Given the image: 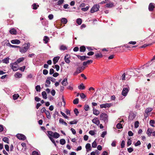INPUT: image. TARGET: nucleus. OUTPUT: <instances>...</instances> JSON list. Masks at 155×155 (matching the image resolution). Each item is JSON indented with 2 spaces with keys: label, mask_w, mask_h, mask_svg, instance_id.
Listing matches in <instances>:
<instances>
[{
  "label": "nucleus",
  "mask_w": 155,
  "mask_h": 155,
  "mask_svg": "<svg viewBox=\"0 0 155 155\" xmlns=\"http://www.w3.org/2000/svg\"><path fill=\"white\" fill-rule=\"evenodd\" d=\"M24 46L22 47H20V51L22 53H25L28 50L30 46V44L29 43H25L24 44Z\"/></svg>",
  "instance_id": "obj_1"
},
{
  "label": "nucleus",
  "mask_w": 155,
  "mask_h": 155,
  "mask_svg": "<svg viewBox=\"0 0 155 155\" xmlns=\"http://www.w3.org/2000/svg\"><path fill=\"white\" fill-rule=\"evenodd\" d=\"M100 120H103L105 123H106L108 121V116L105 113H102L100 115Z\"/></svg>",
  "instance_id": "obj_2"
},
{
  "label": "nucleus",
  "mask_w": 155,
  "mask_h": 155,
  "mask_svg": "<svg viewBox=\"0 0 155 155\" xmlns=\"http://www.w3.org/2000/svg\"><path fill=\"white\" fill-rule=\"evenodd\" d=\"M100 8V6L99 4H96L94 5L91 10V13H93L95 12L98 11Z\"/></svg>",
  "instance_id": "obj_3"
},
{
  "label": "nucleus",
  "mask_w": 155,
  "mask_h": 155,
  "mask_svg": "<svg viewBox=\"0 0 155 155\" xmlns=\"http://www.w3.org/2000/svg\"><path fill=\"white\" fill-rule=\"evenodd\" d=\"M112 105V104L111 103H106L101 104L100 105V107L101 108H109Z\"/></svg>",
  "instance_id": "obj_4"
},
{
  "label": "nucleus",
  "mask_w": 155,
  "mask_h": 155,
  "mask_svg": "<svg viewBox=\"0 0 155 155\" xmlns=\"http://www.w3.org/2000/svg\"><path fill=\"white\" fill-rule=\"evenodd\" d=\"M129 87L124 88L122 92V94L124 96H126L129 91Z\"/></svg>",
  "instance_id": "obj_5"
},
{
  "label": "nucleus",
  "mask_w": 155,
  "mask_h": 155,
  "mask_svg": "<svg viewBox=\"0 0 155 155\" xmlns=\"http://www.w3.org/2000/svg\"><path fill=\"white\" fill-rule=\"evenodd\" d=\"M12 68L14 71H16L18 69V65L17 62H15L12 64Z\"/></svg>",
  "instance_id": "obj_6"
},
{
  "label": "nucleus",
  "mask_w": 155,
  "mask_h": 155,
  "mask_svg": "<svg viewBox=\"0 0 155 155\" xmlns=\"http://www.w3.org/2000/svg\"><path fill=\"white\" fill-rule=\"evenodd\" d=\"M16 137L19 140H24L26 139L25 135L22 134H18L16 135Z\"/></svg>",
  "instance_id": "obj_7"
},
{
  "label": "nucleus",
  "mask_w": 155,
  "mask_h": 155,
  "mask_svg": "<svg viewBox=\"0 0 155 155\" xmlns=\"http://www.w3.org/2000/svg\"><path fill=\"white\" fill-rule=\"evenodd\" d=\"M155 8V4L154 3H151L150 4L148 7L149 10L150 11H153Z\"/></svg>",
  "instance_id": "obj_8"
},
{
  "label": "nucleus",
  "mask_w": 155,
  "mask_h": 155,
  "mask_svg": "<svg viewBox=\"0 0 155 155\" xmlns=\"http://www.w3.org/2000/svg\"><path fill=\"white\" fill-rule=\"evenodd\" d=\"M128 74H126V79L127 80H129L132 75H134V73L131 71H129L128 72Z\"/></svg>",
  "instance_id": "obj_9"
},
{
  "label": "nucleus",
  "mask_w": 155,
  "mask_h": 155,
  "mask_svg": "<svg viewBox=\"0 0 155 155\" xmlns=\"http://www.w3.org/2000/svg\"><path fill=\"white\" fill-rule=\"evenodd\" d=\"M92 122L94 124L98 125L100 124V121L97 117L94 118L92 120Z\"/></svg>",
  "instance_id": "obj_10"
},
{
  "label": "nucleus",
  "mask_w": 155,
  "mask_h": 155,
  "mask_svg": "<svg viewBox=\"0 0 155 155\" xmlns=\"http://www.w3.org/2000/svg\"><path fill=\"white\" fill-rule=\"evenodd\" d=\"M136 115L134 113H130L129 114V119L130 120H133L135 117Z\"/></svg>",
  "instance_id": "obj_11"
},
{
  "label": "nucleus",
  "mask_w": 155,
  "mask_h": 155,
  "mask_svg": "<svg viewBox=\"0 0 155 155\" xmlns=\"http://www.w3.org/2000/svg\"><path fill=\"white\" fill-rule=\"evenodd\" d=\"M81 72V69L80 68H78L76 69V71L74 73V75H76L78 74Z\"/></svg>",
  "instance_id": "obj_12"
},
{
  "label": "nucleus",
  "mask_w": 155,
  "mask_h": 155,
  "mask_svg": "<svg viewBox=\"0 0 155 155\" xmlns=\"http://www.w3.org/2000/svg\"><path fill=\"white\" fill-rule=\"evenodd\" d=\"M11 42L12 44H18L20 43V41L18 39H15L12 40Z\"/></svg>",
  "instance_id": "obj_13"
},
{
  "label": "nucleus",
  "mask_w": 155,
  "mask_h": 155,
  "mask_svg": "<svg viewBox=\"0 0 155 155\" xmlns=\"http://www.w3.org/2000/svg\"><path fill=\"white\" fill-rule=\"evenodd\" d=\"M85 147L87 152L91 150V144L89 143H87L86 144Z\"/></svg>",
  "instance_id": "obj_14"
},
{
  "label": "nucleus",
  "mask_w": 155,
  "mask_h": 155,
  "mask_svg": "<svg viewBox=\"0 0 155 155\" xmlns=\"http://www.w3.org/2000/svg\"><path fill=\"white\" fill-rule=\"evenodd\" d=\"M60 58L59 56L55 57L53 59V62L54 64H56Z\"/></svg>",
  "instance_id": "obj_15"
},
{
  "label": "nucleus",
  "mask_w": 155,
  "mask_h": 155,
  "mask_svg": "<svg viewBox=\"0 0 155 155\" xmlns=\"http://www.w3.org/2000/svg\"><path fill=\"white\" fill-rule=\"evenodd\" d=\"M61 84L63 85L66 86L67 85L68 83L67 82V78L64 79L62 81Z\"/></svg>",
  "instance_id": "obj_16"
},
{
  "label": "nucleus",
  "mask_w": 155,
  "mask_h": 155,
  "mask_svg": "<svg viewBox=\"0 0 155 155\" xmlns=\"http://www.w3.org/2000/svg\"><path fill=\"white\" fill-rule=\"evenodd\" d=\"M93 113L94 114L97 116L99 114V111L97 110V109H94V108H93Z\"/></svg>",
  "instance_id": "obj_17"
},
{
  "label": "nucleus",
  "mask_w": 155,
  "mask_h": 155,
  "mask_svg": "<svg viewBox=\"0 0 155 155\" xmlns=\"http://www.w3.org/2000/svg\"><path fill=\"white\" fill-rule=\"evenodd\" d=\"M49 40V38L48 37L46 36H45L43 38V41H45V44L47 43Z\"/></svg>",
  "instance_id": "obj_18"
},
{
  "label": "nucleus",
  "mask_w": 155,
  "mask_h": 155,
  "mask_svg": "<svg viewBox=\"0 0 155 155\" xmlns=\"http://www.w3.org/2000/svg\"><path fill=\"white\" fill-rule=\"evenodd\" d=\"M10 33L13 35H16V31L14 28H12L9 31Z\"/></svg>",
  "instance_id": "obj_19"
},
{
  "label": "nucleus",
  "mask_w": 155,
  "mask_h": 155,
  "mask_svg": "<svg viewBox=\"0 0 155 155\" xmlns=\"http://www.w3.org/2000/svg\"><path fill=\"white\" fill-rule=\"evenodd\" d=\"M60 50L61 51H64L67 49V47L64 45H62L60 47Z\"/></svg>",
  "instance_id": "obj_20"
},
{
  "label": "nucleus",
  "mask_w": 155,
  "mask_h": 155,
  "mask_svg": "<svg viewBox=\"0 0 155 155\" xmlns=\"http://www.w3.org/2000/svg\"><path fill=\"white\" fill-rule=\"evenodd\" d=\"M59 122L60 123L64 124L66 126L67 125V124L66 122H64V120L61 118L59 120Z\"/></svg>",
  "instance_id": "obj_21"
},
{
  "label": "nucleus",
  "mask_w": 155,
  "mask_h": 155,
  "mask_svg": "<svg viewBox=\"0 0 155 155\" xmlns=\"http://www.w3.org/2000/svg\"><path fill=\"white\" fill-rule=\"evenodd\" d=\"M86 50V48L84 46H81L80 48V51L81 52H84Z\"/></svg>",
  "instance_id": "obj_22"
},
{
  "label": "nucleus",
  "mask_w": 155,
  "mask_h": 155,
  "mask_svg": "<svg viewBox=\"0 0 155 155\" xmlns=\"http://www.w3.org/2000/svg\"><path fill=\"white\" fill-rule=\"evenodd\" d=\"M152 130L151 129H148L147 132V134L149 137H150L151 136V134L152 133Z\"/></svg>",
  "instance_id": "obj_23"
},
{
  "label": "nucleus",
  "mask_w": 155,
  "mask_h": 155,
  "mask_svg": "<svg viewBox=\"0 0 155 155\" xmlns=\"http://www.w3.org/2000/svg\"><path fill=\"white\" fill-rule=\"evenodd\" d=\"M92 61L91 60H89L86 61H84L83 63V65L84 66H86L87 64H89L90 63H92Z\"/></svg>",
  "instance_id": "obj_24"
},
{
  "label": "nucleus",
  "mask_w": 155,
  "mask_h": 155,
  "mask_svg": "<svg viewBox=\"0 0 155 155\" xmlns=\"http://www.w3.org/2000/svg\"><path fill=\"white\" fill-rule=\"evenodd\" d=\"M48 137L49 138V137H53L54 133H53V132H52L51 131H48Z\"/></svg>",
  "instance_id": "obj_25"
},
{
  "label": "nucleus",
  "mask_w": 155,
  "mask_h": 155,
  "mask_svg": "<svg viewBox=\"0 0 155 155\" xmlns=\"http://www.w3.org/2000/svg\"><path fill=\"white\" fill-rule=\"evenodd\" d=\"M60 136L59 134L57 132H55L54 133L53 137L55 138H57L59 137Z\"/></svg>",
  "instance_id": "obj_26"
},
{
  "label": "nucleus",
  "mask_w": 155,
  "mask_h": 155,
  "mask_svg": "<svg viewBox=\"0 0 155 155\" xmlns=\"http://www.w3.org/2000/svg\"><path fill=\"white\" fill-rule=\"evenodd\" d=\"M16 78H20L22 76V74L18 72H17L15 75Z\"/></svg>",
  "instance_id": "obj_27"
},
{
  "label": "nucleus",
  "mask_w": 155,
  "mask_h": 155,
  "mask_svg": "<svg viewBox=\"0 0 155 155\" xmlns=\"http://www.w3.org/2000/svg\"><path fill=\"white\" fill-rule=\"evenodd\" d=\"M61 22L63 24H66L67 23L68 21L65 18H62L61 20Z\"/></svg>",
  "instance_id": "obj_28"
},
{
  "label": "nucleus",
  "mask_w": 155,
  "mask_h": 155,
  "mask_svg": "<svg viewBox=\"0 0 155 155\" xmlns=\"http://www.w3.org/2000/svg\"><path fill=\"white\" fill-rule=\"evenodd\" d=\"M85 87L83 84L82 83L78 86V88L80 90H84L85 89Z\"/></svg>",
  "instance_id": "obj_29"
},
{
  "label": "nucleus",
  "mask_w": 155,
  "mask_h": 155,
  "mask_svg": "<svg viewBox=\"0 0 155 155\" xmlns=\"http://www.w3.org/2000/svg\"><path fill=\"white\" fill-rule=\"evenodd\" d=\"M9 58L7 57L6 58H5L3 59L2 60L3 63H6V64H8L9 63Z\"/></svg>",
  "instance_id": "obj_30"
},
{
  "label": "nucleus",
  "mask_w": 155,
  "mask_h": 155,
  "mask_svg": "<svg viewBox=\"0 0 155 155\" xmlns=\"http://www.w3.org/2000/svg\"><path fill=\"white\" fill-rule=\"evenodd\" d=\"M45 113L46 115L47 118L48 119L50 118L51 116L49 111L47 110L45 111Z\"/></svg>",
  "instance_id": "obj_31"
},
{
  "label": "nucleus",
  "mask_w": 155,
  "mask_h": 155,
  "mask_svg": "<svg viewBox=\"0 0 155 155\" xmlns=\"http://www.w3.org/2000/svg\"><path fill=\"white\" fill-rule=\"evenodd\" d=\"M114 6L113 3H107L106 4V6L107 8H111Z\"/></svg>",
  "instance_id": "obj_32"
},
{
  "label": "nucleus",
  "mask_w": 155,
  "mask_h": 155,
  "mask_svg": "<svg viewBox=\"0 0 155 155\" xmlns=\"http://www.w3.org/2000/svg\"><path fill=\"white\" fill-rule=\"evenodd\" d=\"M68 56V55L65 56L64 57V61L67 63L69 64L70 62V61L68 58H67V57Z\"/></svg>",
  "instance_id": "obj_33"
},
{
  "label": "nucleus",
  "mask_w": 155,
  "mask_h": 155,
  "mask_svg": "<svg viewBox=\"0 0 155 155\" xmlns=\"http://www.w3.org/2000/svg\"><path fill=\"white\" fill-rule=\"evenodd\" d=\"M2 140L5 142L7 143H9V139L8 138L6 137H4L3 139Z\"/></svg>",
  "instance_id": "obj_34"
},
{
  "label": "nucleus",
  "mask_w": 155,
  "mask_h": 155,
  "mask_svg": "<svg viewBox=\"0 0 155 155\" xmlns=\"http://www.w3.org/2000/svg\"><path fill=\"white\" fill-rule=\"evenodd\" d=\"M78 58L81 61H84L85 60L84 56H81L79 55L77 56Z\"/></svg>",
  "instance_id": "obj_35"
},
{
  "label": "nucleus",
  "mask_w": 155,
  "mask_h": 155,
  "mask_svg": "<svg viewBox=\"0 0 155 155\" xmlns=\"http://www.w3.org/2000/svg\"><path fill=\"white\" fill-rule=\"evenodd\" d=\"M64 0H59L57 3V5H60L64 2Z\"/></svg>",
  "instance_id": "obj_36"
},
{
  "label": "nucleus",
  "mask_w": 155,
  "mask_h": 155,
  "mask_svg": "<svg viewBox=\"0 0 155 155\" xmlns=\"http://www.w3.org/2000/svg\"><path fill=\"white\" fill-rule=\"evenodd\" d=\"M42 97H43L45 99H47V94H46V93L45 91H44L43 92H42Z\"/></svg>",
  "instance_id": "obj_37"
},
{
  "label": "nucleus",
  "mask_w": 155,
  "mask_h": 155,
  "mask_svg": "<svg viewBox=\"0 0 155 155\" xmlns=\"http://www.w3.org/2000/svg\"><path fill=\"white\" fill-rule=\"evenodd\" d=\"M82 20L81 18H78L77 19L76 22L78 25H81L82 23Z\"/></svg>",
  "instance_id": "obj_38"
},
{
  "label": "nucleus",
  "mask_w": 155,
  "mask_h": 155,
  "mask_svg": "<svg viewBox=\"0 0 155 155\" xmlns=\"http://www.w3.org/2000/svg\"><path fill=\"white\" fill-rule=\"evenodd\" d=\"M60 142L61 145H63L65 144L66 141L64 139H62L60 140Z\"/></svg>",
  "instance_id": "obj_39"
},
{
  "label": "nucleus",
  "mask_w": 155,
  "mask_h": 155,
  "mask_svg": "<svg viewBox=\"0 0 155 155\" xmlns=\"http://www.w3.org/2000/svg\"><path fill=\"white\" fill-rule=\"evenodd\" d=\"M152 108H147L145 110V113H148L152 111Z\"/></svg>",
  "instance_id": "obj_40"
},
{
  "label": "nucleus",
  "mask_w": 155,
  "mask_h": 155,
  "mask_svg": "<svg viewBox=\"0 0 155 155\" xmlns=\"http://www.w3.org/2000/svg\"><path fill=\"white\" fill-rule=\"evenodd\" d=\"M95 56L96 58H102L103 57V55L101 53H97L95 54Z\"/></svg>",
  "instance_id": "obj_41"
},
{
  "label": "nucleus",
  "mask_w": 155,
  "mask_h": 155,
  "mask_svg": "<svg viewBox=\"0 0 155 155\" xmlns=\"http://www.w3.org/2000/svg\"><path fill=\"white\" fill-rule=\"evenodd\" d=\"M35 89L37 92H40L41 91V87L40 85H38L35 87Z\"/></svg>",
  "instance_id": "obj_42"
},
{
  "label": "nucleus",
  "mask_w": 155,
  "mask_h": 155,
  "mask_svg": "<svg viewBox=\"0 0 155 155\" xmlns=\"http://www.w3.org/2000/svg\"><path fill=\"white\" fill-rule=\"evenodd\" d=\"M24 58L22 57V58H20L17 60L16 62H17V63H20V62H21L23 61L24 60Z\"/></svg>",
  "instance_id": "obj_43"
},
{
  "label": "nucleus",
  "mask_w": 155,
  "mask_h": 155,
  "mask_svg": "<svg viewBox=\"0 0 155 155\" xmlns=\"http://www.w3.org/2000/svg\"><path fill=\"white\" fill-rule=\"evenodd\" d=\"M19 97V95L18 94H15L13 96V99L14 100H16L18 99Z\"/></svg>",
  "instance_id": "obj_44"
},
{
  "label": "nucleus",
  "mask_w": 155,
  "mask_h": 155,
  "mask_svg": "<svg viewBox=\"0 0 155 155\" xmlns=\"http://www.w3.org/2000/svg\"><path fill=\"white\" fill-rule=\"evenodd\" d=\"M33 8L34 9H36L38 8V7L39 6L38 5H37L36 3H34L32 5Z\"/></svg>",
  "instance_id": "obj_45"
},
{
  "label": "nucleus",
  "mask_w": 155,
  "mask_h": 155,
  "mask_svg": "<svg viewBox=\"0 0 155 155\" xmlns=\"http://www.w3.org/2000/svg\"><path fill=\"white\" fill-rule=\"evenodd\" d=\"M107 132L106 131H103L102 134H101V136L103 138H104L105 136L107 134Z\"/></svg>",
  "instance_id": "obj_46"
},
{
  "label": "nucleus",
  "mask_w": 155,
  "mask_h": 155,
  "mask_svg": "<svg viewBox=\"0 0 155 155\" xmlns=\"http://www.w3.org/2000/svg\"><path fill=\"white\" fill-rule=\"evenodd\" d=\"M89 7L88 6H86L85 8H81V10L84 12L87 11L89 9Z\"/></svg>",
  "instance_id": "obj_47"
},
{
  "label": "nucleus",
  "mask_w": 155,
  "mask_h": 155,
  "mask_svg": "<svg viewBox=\"0 0 155 155\" xmlns=\"http://www.w3.org/2000/svg\"><path fill=\"white\" fill-rule=\"evenodd\" d=\"M117 127L118 129H120L122 128V126L121 124L120 123H118L117 125Z\"/></svg>",
  "instance_id": "obj_48"
},
{
  "label": "nucleus",
  "mask_w": 155,
  "mask_h": 155,
  "mask_svg": "<svg viewBox=\"0 0 155 155\" xmlns=\"http://www.w3.org/2000/svg\"><path fill=\"white\" fill-rule=\"evenodd\" d=\"M154 123H155V121L154 120H151L150 121V125L153 127H154L153 124Z\"/></svg>",
  "instance_id": "obj_49"
},
{
  "label": "nucleus",
  "mask_w": 155,
  "mask_h": 155,
  "mask_svg": "<svg viewBox=\"0 0 155 155\" xmlns=\"http://www.w3.org/2000/svg\"><path fill=\"white\" fill-rule=\"evenodd\" d=\"M79 99L78 98H76L73 101V103L74 104H77L78 103Z\"/></svg>",
  "instance_id": "obj_50"
},
{
  "label": "nucleus",
  "mask_w": 155,
  "mask_h": 155,
  "mask_svg": "<svg viewBox=\"0 0 155 155\" xmlns=\"http://www.w3.org/2000/svg\"><path fill=\"white\" fill-rule=\"evenodd\" d=\"M92 147L93 148H95L97 146V143L95 141H94L92 143Z\"/></svg>",
  "instance_id": "obj_51"
},
{
  "label": "nucleus",
  "mask_w": 155,
  "mask_h": 155,
  "mask_svg": "<svg viewBox=\"0 0 155 155\" xmlns=\"http://www.w3.org/2000/svg\"><path fill=\"white\" fill-rule=\"evenodd\" d=\"M126 77V74L125 73H124L121 77V79L123 81H124L125 80V78Z\"/></svg>",
  "instance_id": "obj_52"
},
{
  "label": "nucleus",
  "mask_w": 155,
  "mask_h": 155,
  "mask_svg": "<svg viewBox=\"0 0 155 155\" xmlns=\"http://www.w3.org/2000/svg\"><path fill=\"white\" fill-rule=\"evenodd\" d=\"M8 45L11 48H19V47L16 46V45H11L10 43H8Z\"/></svg>",
  "instance_id": "obj_53"
},
{
  "label": "nucleus",
  "mask_w": 155,
  "mask_h": 155,
  "mask_svg": "<svg viewBox=\"0 0 155 155\" xmlns=\"http://www.w3.org/2000/svg\"><path fill=\"white\" fill-rule=\"evenodd\" d=\"M89 134L92 136L94 135L95 134V131L93 130H91L89 132Z\"/></svg>",
  "instance_id": "obj_54"
},
{
  "label": "nucleus",
  "mask_w": 155,
  "mask_h": 155,
  "mask_svg": "<svg viewBox=\"0 0 155 155\" xmlns=\"http://www.w3.org/2000/svg\"><path fill=\"white\" fill-rule=\"evenodd\" d=\"M139 122L138 121H136L135 122L134 127L135 128H137L139 126Z\"/></svg>",
  "instance_id": "obj_55"
},
{
  "label": "nucleus",
  "mask_w": 155,
  "mask_h": 155,
  "mask_svg": "<svg viewBox=\"0 0 155 155\" xmlns=\"http://www.w3.org/2000/svg\"><path fill=\"white\" fill-rule=\"evenodd\" d=\"M47 79H49L50 81L51 80V81L54 82L55 81V79L52 77H48V78Z\"/></svg>",
  "instance_id": "obj_56"
},
{
  "label": "nucleus",
  "mask_w": 155,
  "mask_h": 155,
  "mask_svg": "<svg viewBox=\"0 0 155 155\" xmlns=\"http://www.w3.org/2000/svg\"><path fill=\"white\" fill-rule=\"evenodd\" d=\"M77 123V121L76 120H74L72 121H70L69 124H76Z\"/></svg>",
  "instance_id": "obj_57"
},
{
  "label": "nucleus",
  "mask_w": 155,
  "mask_h": 155,
  "mask_svg": "<svg viewBox=\"0 0 155 155\" xmlns=\"http://www.w3.org/2000/svg\"><path fill=\"white\" fill-rule=\"evenodd\" d=\"M84 110H85L88 111L89 109V107L88 105H85L84 106Z\"/></svg>",
  "instance_id": "obj_58"
},
{
  "label": "nucleus",
  "mask_w": 155,
  "mask_h": 155,
  "mask_svg": "<svg viewBox=\"0 0 155 155\" xmlns=\"http://www.w3.org/2000/svg\"><path fill=\"white\" fill-rule=\"evenodd\" d=\"M55 67H54V68H55L56 70V71H58L60 69V67L58 65H55L54 66Z\"/></svg>",
  "instance_id": "obj_59"
},
{
  "label": "nucleus",
  "mask_w": 155,
  "mask_h": 155,
  "mask_svg": "<svg viewBox=\"0 0 155 155\" xmlns=\"http://www.w3.org/2000/svg\"><path fill=\"white\" fill-rule=\"evenodd\" d=\"M125 145V141L124 140H122L121 144V148L124 147Z\"/></svg>",
  "instance_id": "obj_60"
},
{
  "label": "nucleus",
  "mask_w": 155,
  "mask_h": 155,
  "mask_svg": "<svg viewBox=\"0 0 155 155\" xmlns=\"http://www.w3.org/2000/svg\"><path fill=\"white\" fill-rule=\"evenodd\" d=\"M81 98L82 99H84L86 97L84 93H81L80 94Z\"/></svg>",
  "instance_id": "obj_61"
},
{
  "label": "nucleus",
  "mask_w": 155,
  "mask_h": 155,
  "mask_svg": "<svg viewBox=\"0 0 155 155\" xmlns=\"http://www.w3.org/2000/svg\"><path fill=\"white\" fill-rule=\"evenodd\" d=\"M141 144V142L140 140H138L135 143V146H137L140 145Z\"/></svg>",
  "instance_id": "obj_62"
},
{
  "label": "nucleus",
  "mask_w": 155,
  "mask_h": 155,
  "mask_svg": "<svg viewBox=\"0 0 155 155\" xmlns=\"http://www.w3.org/2000/svg\"><path fill=\"white\" fill-rule=\"evenodd\" d=\"M54 16L52 14H50L48 16V18L50 20H52L53 19Z\"/></svg>",
  "instance_id": "obj_63"
},
{
  "label": "nucleus",
  "mask_w": 155,
  "mask_h": 155,
  "mask_svg": "<svg viewBox=\"0 0 155 155\" xmlns=\"http://www.w3.org/2000/svg\"><path fill=\"white\" fill-rule=\"evenodd\" d=\"M43 73L44 74L46 75L48 74V71L46 69H44L43 70Z\"/></svg>",
  "instance_id": "obj_64"
}]
</instances>
